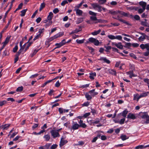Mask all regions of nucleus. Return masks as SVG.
<instances>
[{"label": "nucleus", "mask_w": 149, "mask_h": 149, "mask_svg": "<svg viewBox=\"0 0 149 149\" xmlns=\"http://www.w3.org/2000/svg\"><path fill=\"white\" fill-rule=\"evenodd\" d=\"M100 135H97V136L95 137H94L93 140L92 141V143H94L97 140V139H98V137H100Z\"/></svg>", "instance_id": "37"}, {"label": "nucleus", "mask_w": 149, "mask_h": 149, "mask_svg": "<svg viewBox=\"0 0 149 149\" xmlns=\"http://www.w3.org/2000/svg\"><path fill=\"white\" fill-rule=\"evenodd\" d=\"M148 93V92H146L141 94H140V97L146 96L147 95Z\"/></svg>", "instance_id": "34"}, {"label": "nucleus", "mask_w": 149, "mask_h": 149, "mask_svg": "<svg viewBox=\"0 0 149 149\" xmlns=\"http://www.w3.org/2000/svg\"><path fill=\"white\" fill-rule=\"evenodd\" d=\"M68 3V2L66 0L63 1L61 3V5L62 6H64L65 4Z\"/></svg>", "instance_id": "53"}, {"label": "nucleus", "mask_w": 149, "mask_h": 149, "mask_svg": "<svg viewBox=\"0 0 149 149\" xmlns=\"http://www.w3.org/2000/svg\"><path fill=\"white\" fill-rule=\"evenodd\" d=\"M78 144H75V145H76V146H77V145H81V146H82V145H83L84 144V142H83V141H79L78 142Z\"/></svg>", "instance_id": "56"}, {"label": "nucleus", "mask_w": 149, "mask_h": 149, "mask_svg": "<svg viewBox=\"0 0 149 149\" xmlns=\"http://www.w3.org/2000/svg\"><path fill=\"white\" fill-rule=\"evenodd\" d=\"M22 3H21L18 6V8H17V10H19L21 9L23 6Z\"/></svg>", "instance_id": "55"}, {"label": "nucleus", "mask_w": 149, "mask_h": 149, "mask_svg": "<svg viewBox=\"0 0 149 149\" xmlns=\"http://www.w3.org/2000/svg\"><path fill=\"white\" fill-rule=\"evenodd\" d=\"M50 133L53 138H55L56 137H59L60 135L58 132L57 130H52L50 131Z\"/></svg>", "instance_id": "3"}, {"label": "nucleus", "mask_w": 149, "mask_h": 149, "mask_svg": "<svg viewBox=\"0 0 149 149\" xmlns=\"http://www.w3.org/2000/svg\"><path fill=\"white\" fill-rule=\"evenodd\" d=\"M62 43H61L60 42L59 43H56L55 44V45L56 46H57V47H55L54 49H56V48H58L61 47V46H63Z\"/></svg>", "instance_id": "30"}, {"label": "nucleus", "mask_w": 149, "mask_h": 149, "mask_svg": "<svg viewBox=\"0 0 149 149\" xmlns=\"http://www.w3.org/2000/svg\"><path fill=\"white\" fill-rule=\"evenodd\" d=\"M134 10L136 11L138 10L139 13H140V8L139 7L133 6Z\"/></svg>", "instance_id": "52"}, {"label": "nucleus", "mask_w": 149, "mask_h": 149, "mask_svg": "<svg viewBox=\"0 0 149 149\" xmlns=\"http://www.w3.org/2000/svg\"><path fill=\"white\" fill-rule=\"evenodd\" d=\"M59 12V10L57 8H55L53 10V12L55 14H56Z\"/></svg>", "instance_id": "60"}, {"label": "nucleus", "mask_w": 149, "mask_h": 149, "mask_svg": "<svg viewBox=\"0 0 149 149\" xmlns=\"http://www.w3.org/2000/svg\"><path fill=\"white\" fill-rule=\"evenodd\" d=\"M84 39L81 40H79L77 39L76 40V41L79 44H81L84 42Z\"/></svg>", "instance_id": "41"}, {"label": "nucleus", "mask_w": 149, "mask_h": 149, "mask_svg": "<svg viewBox=\"0 0 149 149\" xmlns=\"http://www.w3.org/2000/svg\"><path fill=\"white\" fill-rule=\"evenodd\" d=\"M141 121L142 124H147L149 123V116L146 112H140Z\"/></svg>", "instance_id": "1"}, {"label": "nucleus", "mask_w": 149, "mask_h": 149, "mask_svg": "<svg viewBox=\"0 0 149 149\" xmlns=\"http://www.w3.org/2000/svg\"><path fill=\"white\" fill-rule=\"evenodd\" d=\"M118 13L124 16H128V14L127 13H125L124 12L120 11H118Z\"/></svg>", "instance_id": "29"}, {"label": "nucleus", "mask_w": 149, "mask_h": 149, "mask_svg": "<svg viewBox=\"0 0 149 149\" xmlns=\"http://www.w3.org/2000/svg\"><path fill=\"white\" fill-rule=\"evenodd\" d=\"M89 74L90 75L89 77L91 79H94V78L93 77L96 76V73L95 72L94 73H90Z\"/></svg>", "instance_id": "27"}, {"label": "nucleus", "mask_w": 149, "mask_h": 149, "mask_svg": "<svg viewBox=\"0 0 149 149\" xmlns=\"http://www.w3.org/2000/svg\"><path fill=\"white\" fill-rule=\"evenodd\" d=\"M127 118L132 119H134L136 118V117L134 114L130 113L127 115Z\"/></svg>", "instance_id": "11"}, {"label": "nucleus", "mask_w": 149, "mask_h": 149, "mask_svg": "<svg viewBox=\"0 0 149 149\" xmlns=\"http://www.w3.org/2000/svg\"><path fill=\"white\" fill-rule=\"evenodd\" d=\"M58 145L56 144H53L50 147L51 149H55L57 147Z\"/></svg>", "instance_id": "45"}, {"label": "nucleus", "mask_w": 149, "mask_h": 149, "mask_svg": "<svg viewBox=\"0 0 149 149\" xmlns=\"http://www.w3.org/2000/svg\"><path fill=\"white\" fill-rule=\"evenodd\" d=\"M139 98L140 96L139 95V94H136L134 95V100H136L137 101H138Z\"/></svg>", "instance_id": "19"}, {"label": "nucleus", "mask_w": 149, "mask_h": 149, "mask_svg": "<svg viewBox=\"0 0 149 149\" xmlns=\"http://www.w3.org/2000/svg\"><path fill=\"white\" fill-rule=\"evenodd\" d=\"M96 16H91L90 17V20L94 22V23H97L98 22H101V20L100 19H97Z\"/></svg>", "instance_id": "5"}, {"label": "nucleus", "mask_w": 149, "mask_h": 149, "mask_svg": "<svg viewBox=\"0 0 149 149\" xmlns=\"http://www.w3.org/2000/svg\"><path fill=\"white\" fill-rule=\"evenodd\" d=\"M10 39V36H8L5 39L4 43L7 44L9 42Z\"/></svg>", "instance_id": "38"}, {"label": "nucleus", "mask_w": 149, "mask_h": 149, "mask_svg": "<svg viewBox=\"0 0 149 149\" xmlns=\"http://www.w3.org/2000/svg\"><path fill=\"white\" fill-rule=\"evenodd\" d=\"M101 139L102 140H105L106 139L107 137L105 136L102 135L101 136Z\"/></svg>", "instance_id": "64"}, {"label": "nucleus", "mask_w": 149, "mask_h": 149, "mask_svg": "<svg viewBox=\"0 0 149 149\" xmlns=\"http://www.w3.org/2000/svg\"><path fill=\"white\" fill-rule=\"evenodd\" d=\"M40 34H38V35H37L33 39V40H36V39H38V38H39L40 37Z\"/></svg>", "instance_id": "63"}, {"label": "nucleus", "mask_w": 149, "mask_h": 149, "mask_svg": "<svg viewBox=\"0 0 149 149\" xmlns=\"http://www.w3.org/2000/svg\"><path fill=\"white\" fill-rule=\"evenodd\" d=\"M45 6V4L44 3H43L41 4L40 7L39 8V11H41L42 9Z\"/></svg>", "instance_id": "33"}, {"label": "nucleus", "mask_w": 149, "mask_h": 149, "mask_svg": "<svg viewBox=\"0 0 149 149\" xmlns=\"http://www.w3.org/2000/svg\"><path fill=\"white\" fill-rule=\"evenodd\" d=\"M134 8L133 6H130L129 7H127V9L128 10H134Z\"/></svg>", "instance_id": "62"}, {"label": "nucleus", "mask_w": 149, "mask_h": 149, "mask_svg": "<svg viewBox=\"0 0 149 149\" xmlns=\"http://www.w3.org/2000/svg\"><path fill=\"white\" fill-rule=\"evenodd\" d=\"M113 45H115L117 48L120 49H122L123 48V46L122 45L121 42H119L117 43L116 42H112Z\"/></svg>", "instance_id": "9"}, {"label": "nucleus", "mask_w": 149, "mask_h": 149, "mask_svg": "<svg viewBox=\"0 0 149 149\" xmlns=\"http://www.w3.org/2000/svg\"><path fill=\"white\" fill-rule=\"evenodd\" d=\"M120 138L122 140L124 141L128 139V137H127L126 135H122L120 136Z\"/></svg>", "instance_id": "25"}, {"label": "nucleus", "mask_w": 149, "mask_h": 149, "mask_svg": "<svg viewBox=\"0 0 149 149\" xmlns=\"http://www.w3.org/2000/svg\"><path fill=\"white\" fill-rule=\"evenodd\" d=\"M6 102H7L6 100L0 101V106H2L3 105L6 104Z\"/></svg>", "instance_id": "43"}, {"label": "nucleus", "mask_w": 149, "mask_h": 149, "mask_svg": "<svg viewBox=\"0 0 149 149\" xmlns=\"http://www.w3.org/2000/svg\"><path fill=\"white\" fill-rule=\"evenodd\" d=\"M83 17H81L77 19V24H78L81 22L83 21Z\"/></svg>", "instance_id": "23"}, {"label": "nucleus", "mask_w": 149, "mask_h": 149, "mask_svg": "<svg viewBox=\"0 0 149 149\" xmlns=\"http://www.w3.org/2000/svg\"><path fill=\"white\" fill-rule=\"evenodd\" d=\"M39 49L34 50L33 53L31 55V57H33L36 53L39 50Z\"/></svg>", "instance_id": "49"}, {"label": "nucleus", "mask_w": 149, "mask_h": 149, "mask_svg": "<svg viewBox=\"0 0 149 149\" xmlns=\"http://www.w3.org/2000/svg\"><path fill=\"white\" fill-rule=\"evenodd\" d=\"M108 37L109 39L111 40H114L115 39V36L113 35H109L108 36Z\"/></svg>", "instance_id": "42"}, {"label": "nucleus", "mask_w": 149, "mask_h": 149, "mask_svg": "<svg viewBox=\"0 0 149 149\" xmlns=\"http://www.w3.org/2000/svg\"><path fill=\"white\" fill-rule=\"evenodd\" d=\"M10 125V124H6L0 126V128L2 129L3 130H6L9 127Z\"/></svg>", "instance_id": "12"}, {"label": "nucleus", "mask_w": 149, "mask_h": 149, "mask_svg": "<svg viewBox=\"0 0 149 149\" xmlns=\"http://www.w3.org/2000/svg\"><path fill=\"white\" fill-rule=\"evenodd\" d=\"M99 60H103L104 62L108 64H109L110 63V61L107 59L106 58L103 57H101Z\"/></svg>", "instance_id": "14"}, {"label": "nucleus", "mask_w": 149, "mask_h": 149, "mask_svg": "<svg viewBox=\"0 0 149 149\" xmlns=\"http://www.w3.org/2000/svg\"><path fill=\"white\" fill-rule=\"evenodd\" d=\"M28 43H29L27 45L25 49L24 50V52H26L27 50L29 49V47L31 46V44L32 43V42H29Z\"/></svg>", "instance_id": "31"}, {"label": "nucleus", "mask_w": 149, "mask_h": 149, "mask_svg": "<svg viewBox=\"0 0 149 149\" xmlns=\"http://www.w3.org/2000/svg\"><path fill=\"white\" fill-rule=\"evenodd\" d=\"M91 5L93 7L94 9H95L96 8H98V6L99 5L96 3H92Z\"/></svg>", "instance_id": "32"}, {"label": "nucleus", "mask_w": 149, "mask_h": 149, "mask_svg": "<svg viewBox=\"0 0 149 149\" xmlns=\"http://www.w3.org/2000/svg\"><path fill=\"white\" fill-rule=\"evenodd\" d=\"M60 83L58 81H57L55 84V86L56 87H58L60 86Z\"/></svg>", "instance_id": "61"}, {"label": "nucleus", "mask_w": 149, "mask_h": 149, "mask_svg": "<svg viewBox=\"0 0 149 149\" xmlns=\"http://www.w3.org/2000/svg\"><path fill=\"white\" fill-rule=\"evenodd\" d=\"M85 97L86 98H87V100H90L92 98V96L91 95H90L88 93H86L85 95Z\"/></svg>", "instance_id": "22"}, {"label": "nucleus", "mask_w": 149, "mask_h": 149, "mask_svg": "<svg viewBox=\"0 0 149 149\" xmlns=\"http://www.w3.org/2000/svg\"><path fill=\"white\" fill-rule=\"evenodd\" d=\"M74 10L76 11V13L77 15L79 16L82 15L83 12L81 10L79 9H75Z\"/></svg>", "instance_id": "10"}, {"label": "nucleus", "mask_w": 149, "mask_h": 149, "mask_svg": "<svg viewBox=\"0 0 149 149\" xmlns=\"http://www.w3.org/2000/svg\"><path fill=\"white\" fill-rule=\"evenodd\" d=\"M95 90L93 89L92 90L90 91L89 92V93H90L92 96L94 97L95 95H97L98 93L96 92H95Z\"/></svg>", "instance_id": "13"}, {"label": "nucleus", "mask_w": 149, "mask_h": 149, "mask_svg": "<svg viewBox=\"0 0 149 149\" xmlns=\"http://www.w3.org/2000/svg\"><path fill=\"white\" fill-rule=\"evenodd\" d=\"M88 42H87V43L90 42L93 43L95 45H99V42L98 40L93 38H90L88 39Z\"/></svg>", "instance_id": "4"}, {"label": "nucleus", "mask_w": 149, "mask_h": 149, "mask_svg": "<svg viewBox=\"0 0 149 149\" xmlns=\"http://www.w3.org/2000/svg\"><path fill=\"white\" fill-rule=\"evenodd\" d=\"M51 144L50 143H47L44 146L45 149H49Z\"/></svg>", "instance_id": "44"}, {"label": "nucleus", "mask_w": 149, "mask_h": 149, "mask_svg": "<svg viewBox=\"0 0 149 149\" xmlns=\"http://www.w3.org/2000/svg\"><path fill=\"white\" fill-rule=\"evenodd\" d=\"M65 139V138L63 137L61 138L59 144V145L60 147L63 146L66 143L68 142V141L66 140H64Z\"/></svg>", "instance_id": "8"}, {"label": "nucleus", "mask_w": 149, "mask_h": 149, "mask_svg": "<svg viewBox=\"0 0 149 149\" xmlns=\"http://www.w3.org/2000/svg\"><path fill=\"white\" fill-rule=\"evenodd\" d=\"M110 74H111L112 75H116V72L113 69H109L108 70Z\"/></svg>", "instance_id": "17"}, {"label": "nucleus", "mask_w": 149, "mask_h": 149, "mask_svg": "<svg viewBox=\"0 0 149 149\" xmlns=\"http://www.w3.org/2000/svg\"><path fill=\"white\" fill-rule=\"evenodd\" d=\"M140 40H143L145 39L146 36L143 33H140Z\"/></svg>", "instance_id": "24"}, {"label": "nucleus", "mask_w": 149, "mask_h": 149, "mask_svg": "<svg viewBox=\"0 0 149 149\" xmlns=\"http://www.w3.org/2000/svg\"><path fill=\"white\" fill-rule=\"evenodd\" d=\"M18 47L17 45H16L13 49V51L14 52H16L18 49Z\"/></svg>", "instance_id": "48"}, {"label": "nucleus", "mask_w": 149, "mask_h": 149, "mask_svg": "<svg viewBox=\"0 0 149 149\" xmlns=\"http://www.w3.org/2000/svg\"><path fill=\"white\" fill-rule=\"evenodd\" d=\"M44 29L43 28L42 29H40L39 30V34H40V36H41V34L44 31Z\"/></svg>", "instance_id": "58"}, {"label": "nucleus", "mask_w": 149, "mask_h": 149, "mask_svg": "<svg viewBox=\"0 0 149 149\" xmlns=\"http://www.w3.org/2000/svg\"><path fill=\"white\" fill-rule=\"evenodd\" d=\"M83 121L81 120H80L79 123L80 124L79 126L83 128H85L86 127V125L84 123H83Z\"/></svg>", "instance_id": "15"}, {"label": "nucleus", "mask_w": 149, "mask_h": 149, "mask_svg": "<svg viewBox=\"0 0 149 149\" xmlns=\"http://www.w3.org/2000/svg\"><path fill=\"white\" fill-rule=\"evenodd\" d=\"M148 147H149V145L146 146L142 145H140V149H142L143 148H145Z\"/></svg>", "instance_id": "54"}, {"label": "nucleus", "mask_w": 149, "mask_h": 149, "mask_svg": "<svg viewBox=\"0 0 149 149\" xmlns=\"http://www.w3.org/2000/svg\"><path fill=\"white\" fill-rule=\"evenodd\" d=\"M128 113V111L127 110H124L122 113V116L124 118L126 116V115Z\"/></svg>", "instance_id": "26"}, {"label": "nucleus", "mask_w": 149, "mask_h": 149, "mask_svg": "<svg viewBox=\"0 0 149 149\" xmlns=\"http://www.w3.org/2000/svg\"><path fill=\"white\" fill-rule=\"evenodd\" d=\"M79 127V125L77 123L74 124L72 126V129L74 130L77 129Z\"/></svg>", "instance_id": "18"}, {"label": "nucleus", "mask_w": 149, "mask_h": 149, "mask_svg": "<svg viewBox=\"0 0 149 149\" xmlns=\"http://www.w3.org/2000/svg\"><path fill=\"white\" fill-rule=\"evenodd\" d=\"M130 17L132 18H134L136 20H139L140 19V17L139 16L137 15H135L134 16L132 15H130Z\"/></svg>", "instance_id": "20"}, {"label": "nucleus", "mask_w": 149, "mask_h": 149, "mask_svg": "<svg viewBox=\"0 0 149 149\" xmlns=\"http://www.w3.org/2000/svg\"><path fill=\"white\" fill-rule=\"evenodd\" d=\"M26 10V9H24L21 11V14L20 15L22 17H23L24 16Z\"/></svg>", "instance_id": "36"}, {"label": "nucleus", "mask_w": 149, "mask_h": 149, "mask_svg": "<svg viewBox=\"0 0 149 149\" xmlns=\"http://www.w3.org/2000/svg\"><path fill=\"white\" fill-rule=\"evenodd\" d=\"M53 16V14L52 12L49 13V15L47 17V19L49 20V25H51L52 23V21H51Z\"/></svg>", "instance_id": "7"}, {"label": "nucleus", "mask_w": 149, "mask_h": 149, "mask_svg": "<svg viewBox=\"0 0 149 149\" xmlns=\"http://www.w3.org/2000/svg\"><path fill=\"white\" fill-rule=\"evenodd\" d=\"M149 47V43L146 44L145 45L142 44L140 45V47L142 49H144L148 48V47Z\"/></svg>", "instance_id": "16"}, {"label": "nucleus", "mask_w": 149, "mask_h": 149, "mask_svg": "<svg viewBox=\"0 0 149 149\" xmlns=\"http://www.w3.org/2000/svg\"><path fill=\"white\" fill-rule=\"evenodd\" d=\"M44 138L46 141H48L50 139V136L48 134L45 135L44 136Z\"/></svg>", "instance_id": "35"}, {"label": "nucleus", "mask_w": 149, "mask_h": 149, "mask_svg": "<svg viewBox=\"0 0 149 149\" xmlns=\"http://www.w3.org/2000/svg\"><path fill=\"white\" fill-rule=\"evenodd\" d=\"M115 39H117L119 40H121L122 37L121 36H115Z\"/></svg>", "instance_id": "51"}, {"label": "nucleus", "mask_w": 149, "mask_h": 149, "mask_svg": "<svg viewBox=\"0 0 149 149\" xmlns=\"http://www.w3.org/2000/svg\"><path fill=\"white\" fill-rule=\"evenodd\" d=\"M58 110L60 114H62L64 111V109L61 108H59Z\"/></svg>", "instance_id": "57"}, {"label": "nucleus", "mask_w": 149, "mask_h": 149, "mask_svg": "<svg viewBox=\"0 0 149 149\" xmlns=\"http://www.w3.org/2000/svg\"><path fill=\"white\" fill-rule=\"evenodd\" d=\"M118 13V11H114L113 10H109V13L112 15H116Z\"/></svg>", "instance_id": "28"}, {"label": "nucleus", "mask_w": 149, "mask_h": 149, "mask_svg": "<svg viewBox=\"0 0 149 149\" xmlns=\"http://www.w3.org/2000/svg\"><path fill=\"white\" fill-rule=\"evenodd\" d=\"M63 32H60L56 35H55L53 36L50 38L49 39V41L50 42L51 41L56 38L61 37L63 36Z\"/></svg>", "instance_id": "2"}, {"label": "nucleus", "mask_w": 149, "mask_h": 149, "mask_svg": "<svg viewBox=\"0 0 149 149\" xmlns=\"http://www.w3.org/2000/svg\"><path fill=\"white\" fill-rule=\"evenodd\" d=\"M101 32V30L99 29L97 31H95L91 33V34L94 36L96 35L99 33Z\"/></svg>", "instance_id": "21"}, {"label": "nucleus", "mask_w": 149, "mask_h": 149, "mask_svg": "<svg viewBox=\"0 0 149 149\" xmlns=\"http://www.w3.org/2000/svg\"><path fill=\"white\" fill-rule=\"evenodd\" d=\"M107 0H99L98 2L100 4H103L106 2Z\"/></svg>", "instance_id": "39"}, {"label": "nucleus", "mask_w": 149, "mask_h": 149, "mask_svg": "<svg viewBox=\"0 0 149 149\" xmlns=\"http://www.w3.org/2000/svg\"><path fill=\"white\" fill-rule=\"evenodd\" d=\"M89 14L90 15L94 16H96L97 15V13L93 12L91 11H90L89 12Z\"/></svg>", "instance_id": "47"}, {"label": "nucleus", "mask_w": 149, "mask_h": 149, "mask_svg": "<svg viewBox=\"0 0 149 149\" xmlns=\"http://www.w3.org/2000/svg\"><path fill=\"white\" fill-rule=\"evenodd\" d=\"M125 120V118L122 119L119 121V123L120 124H122L124 123Z\"/></svg>", "instance_id": "50"}, {"label": "nucleus", "mask_w": 149, "mask_h": 149, "mask_svg": "<svg viewBox=\"0 0 149 149\" xmlns=\"http://www.w3.org/2000/svg\"><path fill=\"white\" fill-rule=\"evenodd\" d=\"M19 56L16 55H15V59L14 61V63H16L18 60L19 59Z\"/></svg>", "instance_id": "59"}, {"label": "nucleus", "mask_w": 149, "mask_h": 149, "mask_svg": "<svg viewBox=\"0 0 149 149\" xmlns=\"http://www.w3.org/2000/svg\"><path fill=\"white\" fill-rule=\"evenodd\" d=\"M128 74H130V77L131 78L132 77L134 76V74H133V70L130 71L128 72Z\"/></svg>", "instance_id": "46"}, {"label": "nucleus", "mask_w": 149, "mask_h": 149, "mask_svg": "<svg viewBox=\"0 0 149 149\" xmlns=\"http://www.w3.org/2000/svg\"><path fill=\"white\" fill-rule=\"evenodd\" d=\"M23 87L22 86L19 87L17 88L16 90L17 92L21 91L23 90Z\"/></svg>", "instance_id": "40"}, {"label": "nucleus", "mask_w": 149, "mask_h": 149, "mask_svg": "<svg viewBox=\"0 0 149 149\" xmlns=\"http://www.w3.org/2000/svg\"><path fill=\"white\" fill-rule=\"evenodd\" d=\"M140 6H141L142 9L140 8V13H142L146 9V3L144 1H140Z\"/></svg>", "instance_id": "6"}]
</instances>
